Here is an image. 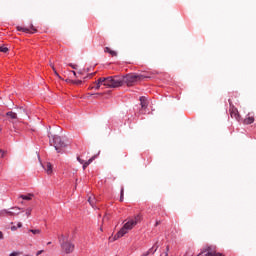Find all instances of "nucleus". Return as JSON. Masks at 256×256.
Instances as JSON below:
<instances>
[{"label": "nucleus", "instance_id": "34", "mask_svg": "<svg viewBox=\"0 0 256 256\" xmlns=\"http://www.w3.org/2000/svg\"><path fill=\"white\" fill-rule=\"evenodd\" d=\"M41 253H43V250H40L36 253L37 256L41 255Z\"/></svg>", "mask_w": 256, "mask_h": 256}, {"label": "nucleus", "instance_id": "26", "mask_svg": "<svg viewBox=\"0 0 256 256\" xmlns=\"http://www.w3.org/2000/svg\"><path fill=\"white\" fill-rule=\"evenodd\" d=\"M69 67H71L72 69H77V64H73V63H70L68 64Z\"/></svg>", "mask_w": 256, "mask_h": 256}, {"label": "nucleus", "instance_id": "30", "mask_svg": "<svg viewBox=\"0 0 256 256\" xmlns=\"http://www.w3.org/2000/svg\"><path fill=\"white\" fill-rule=\"evenodd\" d=\"M17 255H19V253H17V252H12L9 254V256H17Z\"/></svg>", "mask_w": 256, "mask_h": 256}, {"label": "nucleus", "instance_id": "3", "mask_svg": "<svg viewBox=\"0 0 256 256\" xmlns=\"http://www.w3.org/2000/svg\"><path fill=\"white\" fill-rule=\"evenodd\" d=\"M113 79H116L119 83L115 86L123 87V85H127V87H133V84L137 83L139 79V75H126V76H112Z\"/></svg>", "mask_w": 256, "mask_h": 256}, {"label": "nucleus", "instance_id": "38", "mask_svg": "<svg viewBox=\"0 0 256 256\" xmlns=\"http://www.w3.org/2000/svg\"><path fill=\"white\" fill-rule=\"evenodd\" d=\"M157 225H159V221H156L155 227H157Z\"/></svg>", "mask_w": 256, "mask_h": 256}, {"label": "nucleus", "instance_id": "20", "mask_svg": "<svg viewBox=\"0 0 256 256\" xmlns=\"http://www.w3.org/2000/svg\"><path fill=\"white\" fill-rule=\"evenodd\" d=\"M29 233H33V235H39L41 231L39 229H30Z\"/></svg>", "mask_w": 256, "mask_h": 256}, {"label": "nucleus", "instance_id": "28", "mask_svg": "<svg viewBox=\"0 0 256 256\" xmlns=\"http://www.w3.org/2000/svg\"><path fill=\"white\" fill-rule=\"evenodd\" d=\"M16 227H17V229H21V227H23V224L21 222H18Z\"/></svg>", "mask_w": 256, "mask_h": 256}, {"label": "nucleus", "instance_id": "22", "mask_svg": "<svg viewBox=\"0 0 256 256\" xmlns=\"http://www.w3.org/2000/svg\"><path fill=\"white\" fill-rule=\"evenodd\" d=\"M11 210H12V211H11L12 213H21V212H20V211H21V208H20V207H12Z\"/></svg>", "mask_w": 256, "mask_h": 256}, {"label": "nucleus", "instance_id": "5", "mask_svg": "<svg viewBox=\"0 0 256 256\" xmlns=\"http://www.w3.org/2000/svg\"><path fill=\"white\" fill-rule=\"evenodd\" d=\"M60 245H61V249L66 253V254H69V253H73V251H75V244L67 241L65 239V236H61L60 238Z\"/></svg>", "mask_w": 256, "mask_h": 256}, {"label": "nucleus", "instance_id": "35", "mask_svg": "<svg viewBox=\"0 0 256 256\" xmlns=\"http://www.w3.org/2000/svg\"><path fill=\"white\" fill-rule=\"evenodd\" d=\"M93 75H95V73H90V74H88V77L91 78V77H93Z\"/></svg>", "mask_w": 256, "mask_h": 256}, {"label": "nucleus", "instance_id": "33", "mask_svg": "<svg viewBox=\"0 0 256 256\" xmlns=\"http://www.w3.org/2000/svg\"><path fill=\"white\" fill-rule=\"evenodd\" d=\"M71 73H73L74 77H77V72H75V70H72Z\"/></svg>", "mask_w": 256, "mask_h": 256}, {"label": "nucleus", "instance_id": "29", "mask_svg": "<svg viewBox=\"0 0 256 256\" xmlns=\"http://www.w3.org/2000/svg\"><path fill=\"white\" fill-rule=\"evenodd\" d=\"M30 29L33 31L32 33H35V31H37L35 27H33V24L30 25Z\"/></svg>", "mask_w": 256, "mask_h": 256}, {"label": "nucleus", "instance_id": "7", "mask_svg": "<svg viewBox=\"0 0 256 256\" xmlns=\"http://www.w3.org/2000/svg\"><path fill=\"white\" fill-rule=\"evenodd\" d=\"M17 115H21V117H28L29 113L27 112V108L23 106H17L15 107Z\"/></svg>", "mask_w": 256, "mask_h": 256}, {"label": "nucleus", "instance_id": "37", "mask_svg": "<svg viewBox=\"0 0 256 256\" xmlns=\"http://www.w3.org/2000/svg\"><path fill=\"white\" fill-rule=\"evenodd\" d=\"M0 239H3V232L0 231Z\"/></svg>", "mask_w": 256, "mask_h": 256}, {"label": "nucleus", "instance_id": "14", "mask_svg": "<svg viewBox=\"0 0 256 256\" xmlns=\"http://www.w3.org/2000/svg\"><path fill=\"white\" fill-rule=\"evenodd\" d=\"M20 199H23L24 201H31L33 199L34 195L33 194H27V195H20Z\"/></svg>", "mask_w": 256, "mask_h": 256}, {"label": "nucleus", "instance_id": "15", "mask_svg": "<svg viewBox=\"0 0 256 256\" xmlns=\"http://www.w3.org/2000/svg\"><path fill=\"white\" fill-rule=\"evenodd\" d=\"M104 51H105V53H109V55H111L112 57H117V52L111 50V48H109V47H105Z\"/></svg>", "mask_w": 256, "mask_h": 256}, {"label": "nucleus", "instance_id": "41", "mask_svg": "<svg viewBox=\"0 0 256 256\" xmlns=\"http://www.w3.org/2000/svg\"><path fill=\"white\" fill-rule=\"evenodd\" d=\"M0 153H3V150L0 149Z\"/></svg>", "mask_w": 256, "mask_h": 256}, {"label": "nucleus", "instance_id": "18", "mask_svg": "<svg viewBox=\"0 0 256 256\" xmlns=\"http://www.w3.org/2000/svg\"><path fill=\"white\" fill-rule=\"evenodd\" d=\"M68 83H72L73 85H81L83 81L81 80H66Z\"/></svg>", "mask_w": 256, "mask_h": 256}, {"label": "nucleus", "instance_id": "40", "mask_svg": "<svg viewBox=\"0 0 256 256\" xmlns=\"http://www.w3.org/2000/svg\"><path fill=\"white\" fill-rule=\"evenodd\" d=\"M47 245H51V242H48Z\"/></svg>", "mask_w": 256, "mask_h": 256}, {"label": "nucleus", "instance_id": "36", "mask_svg": "<svg viewBox=\"0 0 256 256\" xmlns=\"http://www.w3.org/2000/svg\"><path fill=\"white\" fill-rule=\"evenodd\" d=\"M85 71L86 73H89V71H91V68H86Z\"/></svg>", "mask_w": 256, "mask_h": 256}, {"label": "nucleus", "instance_id": "12", "mask_svg": "<svg viewBox=\"0 0 256 256\" xmlns=\"http://www.w3.org/2000/svg\"><path fill=\"white\" fill-rule=\"evenodd\" d=\"M95 157L96 156H92L90 159H88L86 162H84L82 169L83 171H85V169H87V167H89V165H91V163H93V161H95Z\"/></svg>", "mask_w": 256, "mask_h": 256}, {"label": "nucleus", "instance_id": "24", "mask_svg": "<svg viewBox=\"0 0 256 256\" xmlns=\"http://www.w3.org/2000/svg\"><path fill=\"white\" fill-rule=\"evenodd\" d=\"M31 211H33L32 208H27V209H26V215H27V217H29V216L31 215Z\"/></svg>", "mask_w": 256, "mask_h": 256}, {"label": "nucleus", "instance_id": "21", "mask_svg": "<svg viewBox=\"0 0 256 256\" xmlns=\"http://www.w3.org/2000/svg\"><path fill=\"white\" fill-rule=\"evenodd\" d=\"M88 202L90 203L91 207H93V209H95V198H88Z\"/></svg>", "mask_w": 256, "mask_h": 256}, {"label": "nucleus", "instance_id": "10", "mask_svg": "<svg viewBox=\"0 0 256 256\" xmlns=\"http://www.w3.org/2000/svg\"><path fill=\"white\" fill-rule=\"evenodd\" d=\"M230 117H232V119H236L237 121H239V111H237V108H232L230 110Z\"/></svg>", "mask_w": 256, "mask_h": 256}, {"label": "nucleus", "instance_id": "17", "mask_svg": "<svg viewBox=\"0 0 256 256\" xmlns=\"http://www.w3.org/2000/svg\"><path fill=\"white\" fill-rule=\"evenodd\" d=\"M17 31H22L23 33H29V31H31V29L26 28V27L17 26Z\"/></svg>", "mask_w": 256, "mask_h": 256}, {"label": "nucleus", "instance_id": "23", "mask_svg": "<svg viewBox=\"0 0 256 256\" xmlns=\"http://www.w3.org/2000/svg\"><path fill=\"white\" fill-rule=\"evenodd\" d=\"M0 51L1 53H7V51H9V48H7L6 46H1Z\"/></svg>", "mask_w": 256, "mask_h": 256}, {"label": "nucleus", "instance_id": "13", "mask_svg": "<svg viewBox=\"0 0 256 256\" xmlns=\"http://www.w3.org/2000/svg\"><path fill=\"white\" fill-rule=\"evenodd\" d=\"M140 105L142 109H147V98L145 96L140 97Z\"/></svg>", "mask_w": 256, "mask_h": 256}, {"label": "nucleus", "instance_id": "32", "mask_svg": "<svg viewBox=\"0 0 256 256\" xmlns=\"http://www.w3.org/2000/svg\"><path fill=\"white\" fill-rule=\"evenodd\" d=\"M11 231H17V226H11Z\"/></svg>", "mask_w": 256, "mask_h": 256}, {"label": "nucleus", "instance_id": "6", "mask_svg": "<svg viewBox=\"0 0 256 256\" xmlns=\"http://www.w3.org/2000/svg\"><path fill=\"white\" fill-rule=\"evenodd\" d=\"M14 215H19V212H12L10 209L0 210V217H14Z\"/></svg>", "mask_w": 256, "mask_h": 256}, {"label": "nucleus", "instance_id": "2", "mask_svg": "<svg viewBox=\"0 0 256 256\" xmlns=\"http://www.w3.org/2000/svg\"><path fill=\"white\" fill-rule=\"evenodd\" d=\"M94 83L95 86H93L92 89H95V91H99L101 89V85H104L106 89H115V86L119 85V80L113 79V76H110L99 78Z\"/></svg>", "mask_w": 256, "mask_h": 256}, {"label": "nucleus", "instance_id": "1", "mask_svg": "<svg viewBox=\"0 0 256 256\" xmlns=\"http://www.w3.org/2000/svg\"><path fill=\"white\" fill-rule=\"evenodd\" d=\"M137 223H141V214L134 216L133 218H129L128 221L123 225V227L116 233L114 239H121V237H125Z\"/></svg>", "mask_w": 256, "mask_h": 256}, {"label": "nucleus", "instance_id": "11", "mask_svg": "<svg viewBox=\"0 0 256 256\" xmlns=\"http://www.w3.org/2000/svg\"><path fill=\"white\" fill-rule=\"evenodd\" d=\"M157 249H159V246H157V244H155L145 254L147 256L155 255V253H157Z\"/></svg>", "mask_w": 256, "mask_h": 256}, {"label": "nucleus", "instance_id": "8", "mask_svg": "<svg viewBox=\"0 0 256 256\" xmlns=\"http://www.w3.org/2000/svg\"><path fill=\"white\" fill-rule=\"evenodd\" d=\"M42 167L48 175H51V173H53V166L51 165V162L44 163Z\"/></svg>", "mask_w": 256, "mask_h": 256}, {"label": "nucleus", "instance_id": "27", "mask_svg": "<svg viewBox=\"0 0 256 256\" xmlns=\"http://www.w3.org/2000/svg\"><path fill=\"white\" fill-rule=\"evenodd\" d=\"M52 69H53V71H54V73H55V75H56L57 77H61V76H59V73H57V70H55V66H52Z\"/></svg>", "mask_w": 256, "mask_h": 256}, {"label": "nucleus", "instance_id": "9", "mask_svg": "<svg viewBox=\"0 0 256 256\" xmlns=\"http://www.w3.org/2000/svg\"><path fill=\"white\" fill-rule=\"evenodd\" d=\"M6 117H8V121H10V123H13V121L11 120L18 119L17 112H14V111H8L6 113Z\"/></svg>", "mask_w": 256, "mask_h": 256}, {"label": "nucleus", "instance_id": "19", "mask_svg": "<svg viewBox=\"0 0 256 256\" xmlns=\"http://www.w3.org/2000/svg\"><path fill=\"white\" fill-rule=\"evenodd\" d=\"M124 193H125V189L123 187H121L120 190V201L123 202L124 200Z\"/></svg>", "mask_w": 256, "mask_h": 256}, {"label": "nucleus", "instance_id": "4", "mask_svg": "<svg viewBox=\"0 0 256 256\" xmlns=\"http://www.w3.org/2000/svg\"><path fill=\"white\" fill-rule=\"evenodd\" d=\"M48 137L49 143L55 148V151H57V153H63V149L67 147V144H65V142L61 139V136L48 133Z\"/></svg>", "mask_w": 256, "mask_h": 256}, {"label": "nucleus", "instance_id": "25", "mask_svg": "<svg viewBox=\"0 0 256 256\" xmlns=\"http://www.w3.org/2000/svg\"><path fill=\"white\" fill-rule=\"evenodd\" d=\"M77 161L81 164V165H84L85 163V160L81 159V157H77Z\"/></svg>", "mask_w": 256, "mask_h": 256}, {"label": "nucleus", "instance_id": "31", "mask_svg": "<svg viewBox=\"0 0 256 256\" xmlns=\"http://www.w3.org/2000/svg\"><path fill=\"white\" fill-rule=\"evenodd\" d=\"M165 256H169V246L166 247V253Z\"/></svg>", "mask_w": 256, "mask_h": 256}, {"label": "nucleus", "instance_id": "39", "mask_svg": "<svg viewBox=\"0 0 256 256\" xmlns=\"http://www.w3.org/2000/svg\"><path fill=\"white\" fill-rule=\"evenodd\" d=\"M78 73H79L80 75H82V74H83V72H81V71H79Z\"/></svg>", "mask_w": 256, "mask_h": 256}, {"label": "nucleus", "instance_id": "16", "mask_svg": "<svg viewBox=\"0 0 256 256\" xmlns=\"http://www.w3.org/2000/svg\"><path fill=\"white\" fill-rule=\"evenodd\" d=\"M244 123H245V125H251V124L255 123V118H253V117H248V118H246V119L244 120Z\"/></svg>", "mask_w": 256, "mask_h": 256}]
</instances>
